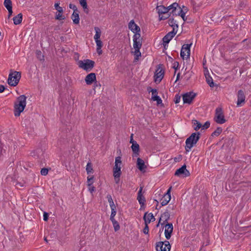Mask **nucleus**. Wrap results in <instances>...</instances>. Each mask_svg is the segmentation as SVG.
<instances>
[{
	"instance_id": "nucleus-1",
	"label": "nucleus",
	"mask_w": 251,
	"mask_h": 251,
	"mask_svg": "<svg viewBox=\"0 0 251 251\" xmlns=\"http://www.w3.org/2000/svg\"><path fill=\"white\" fill-rule=\"evenodd\" d=\"M26 97L24 95H21L17 98L14 106L15 116L19 117L24 110L26 106Z\"/></svg>"
},
{
	"instance_id": "nucleus-2",
	"label": "nucleus",
	"mask_w": 251,
	"mask_h": 251,
	"mask_svg": "<svg viewBox=\"0 0 251 251\" xmlns=\"http://www.w3.org/2000/svg\"><path fill=\"white\" fill-rule=\"evenodd\" d=\"M201 137V134L199 132H194L186 139L185 141V151L189 152L191 148L195 145Z\"/></svg>"
},
{
	"instance_id": "nucleus-3",
	"label": "nucleus",
	"mask_w": 251,
	"mask_h": 251,
	"mask_svg": "<svg viewBox=\"0 0 251 251\" xmlns=\"http://www.w3.org/2000/svg\"><path fill=\"white\" fill-rule=\"evenodd\" d=\"M21 77V72L12 71V70H11L7 80L8 84L11 86H16L18 85Z\"/></svg>"
},
{
	"instance_id": "nucleus-4",
	"label": "nucleus",
	"mask_w": 251,
	"mask_h": 251,
	"mask_svg": "<svg viewBox=\"0 0 251 251\" xmlns=\"http://www.w3.org/2000/svg\"><path fill=\"white\" fill-rule=\"evenodd\" d=\"M95 61L89 59H84L83 60H79L78 62V65L79 68H82L86 72H89L94 67Z\"/></svg>"
},
{
	"instance_id": "nucleus-5",
	"label": "nucleus",
	"mask_w": 251,
	"mask_h": 251,
	"mask_svg": "<svg viewBox=\"0 0 251 251\" xmlns=\"http://www.w3.org/2000/svg\"><path fill=\"white\" fill-rule=\"evenodd\" d=\"M214 121L219 124H223L226 122L221 107H218L216 109Z\"/></svg>"
},
{
	"instance_id": "nucleus-6",
	"label": "nucleus",
	"mask_w": 251,
	"mask_h": 251,
	"mask_svg": "<svg viewBox=\"0 0 251 251\" xmlns=\"http://www.w3.org/2000/svg\"><path fill=\"white\" fill-rule=\"evenodd\" d=\"M197 96V94L193 91L187 92L182 95L183 103L190 104Z\"/></svg>"
},
{
	"instance_id": "nucleus-7",
	"label": "nucleus",
	"mask_w": 251,
	"mask_h": 251,
	"mask_svg": "<svg viewBox=\"0 0 251 251\" xmlns=\"http://www.w3.org/2000/svg\"><path fill=\"white\" fill-rule=\"evenodd\" d=\"M175 175L178 176H182L183 177H187L190 176V173L186 169V165L184 164L180 168L176 170Z\"/></svg>"
},
{
	"instance_id": "nucleus-8",
	"label": "nucleus",
	"mask_w": 251,
	"mask_h": 251,
	"mask_svg": "<svg viewBox=\"0 0 251 251\" xmlns=\"http://www.w3.org/2000/svg\"><path fill=\"white\" fill-rule=\"evenodd\" d=\"M163 229L164 227L165 229V236L167 239L169 240L170 239L171 235L173 231V226L172 223H167L165 225L162 226Z\"/></svg>"
},
{
	"instance_id": "nucleus-9",
	"label": "nucleus",
	"mask_w": 251,
	"mask_h": 251,
	"mask_svg": "<svg viewBox=\"0 0 251 251\" xmlns=\"http://www.w3.org/2000/svg\"><path fill=\"white\" fill-rule=\"evenodd\" d=\"M177 30L175 31V28L174 27L173 30L168 33L162 39L163 42V46L165 47L166 45H167L171 40L175 36L176 34Z\"/></svg>"
},
{
	"instance_id": "nucleus-10",
	"label": "nucleus",
	"mask_w": 251,
	"mask_h": 251,
	"mask_svg": "<svg viewBox=\"0 0 251 251\" xmlns=\"http://www.w3.org/2000/svg\"><path fill=\"white\" fill-rule=\"evenodd\" d=\"M246 96L245 92L242 90H239L237 92V106H241L245 103Z\"/></svg>"
},
{
	"instance_id": "nucleus-11",
	"label": "nucleus",
	"mask_w": 251,
	"mask_h": 251,
	"mask_svg": "<svg viewBox=\"0 0 251 251\" xmlns=\"http://www.w3.org/2000/svg\"><path fill=\"white\" fill-rule=\"evenodd\" d=\"M60 3L59 1H57L54 4L55 9L57 10L58 13L56 14L55 17V19L56 20H64L65 19V17L62 15V13H63V9L62 7L59 6Z\"/></svg>"
},
{
	"instance_id": "nucleus-12",
	"label": "nucleus",
	"mask_w": 251,
	"mask_h": 251,
	"mask_svg": "<svg viewBox=\"0 0 251 251\" xmlns=\"http://www.w3.org/2000/svg\"><path fill=\"white\" fill-rule=\"evenodd\" d=\"M172 187H170L167 190V192L164 194L163 197L161 199V206H165L167 205L170 201L171 197V191Z\"/></svg>"
},
{
	"instance_id": "nucleus-13",
	"label": "nucleus",
	"mask_w": 251,
	"mask_h": 251,
	"mask_svg": "<svg viewBox=\"0 0 251 251\" xmlns=\"http://www.w3.org/2000/svg\"><path fill=\"white\" fill-rule=\"evenodd\" d=\"M170 214L168 209H167L164 213L161 214L159 217V221H162L161 226L165 225V224L169 223L168 221L170 219Z\"/></svg>"
},
{
	"instance_id": "nucleus-14",
	"label": "nucleus",
	"mask_w": 251,
	"mask_h": 251,
	"mask_svg": "<svg viewBox=\"0 0 251 251\" xmlns=\"http://www.w3.org/2000/svg\"><path fill=\"white\" fill-rule=\"evenodd\" d=\"M180 8L181 7L176 2H174L169 6V12L173 16H176V11L179 10Z\"/></svg>"
},
{
	"instance_id": "nucleus-15",
	"label": "nucleus",
	"mask_w": 251,
	"mask_h": 251,
	"mask_svg": "<svg viewBox=\"0 0 251 251\" xmlns=\"http://www.w3.org/2000/svg\"><path fill=\"white\" fill-rule=\"evenodd\" d=\"M85 81L87 85H91L96 81V75L94 73H91L87 75L85 78Z\"/></svg>"
},
{
	"instance_id": "nucleus-16",
	"label": "nucleus",
	"mask_w": 251,
	"mask_h": 251,
	"mask_svg": "<svg viewBox=\"0 0 251 251\" xmlns=\"http://www.w3.org/2000/svg\"><path fill=\"white\" fill-rule=\"evenodd\" d=\"M143 220L145 221V224L148 225L151 221L154 222L155 220V218H154L152 213H150L148 214V212H146L145 213L143 216Z\"/></svg>"
},
{
	"instance_id": "nucleus-17",
	"label": "nucleus",
	"mask_w": 251,
	"mask_h": 251,
	"mask_svg": "<svg viewBox=\"0 0 251 251\" xmlns=\"http://www.w3.org/2000/svg\"><path fill=\"white\" fill-rule=\"evenodd\" d=\"M158 70L156 71V73L154 74V81L156 83H159L164 76V71L161 69L159 72H158Z\"/></svg>"
},
{
	"instance_id": "nucleus-18",
	"label": "nucleus",
	"mask_w": 251,
	"mask_h": 251,
	"mask_svg": "<svg viewBox=\"0 0 251 251\" xmlns=\"http://www.w3.org/2000/svg\"><path fill=\"white\" fill-rule=\"evenodd\" d=\"M159 16L162 14H167L169 12V6L165 7L163 5L157 6L156 8Z\"/></svg>"
},
{
	"instance_id": "nucleus-19",
	"label": "nucleus",
	"mask_w": 251,
	"mask_h": 251,
	"mask_svg": "<svg viewBox=\"0 0 251 251\" xmlns=\"http://www.w3.org/2000/svg\"><path fill=\"white\" fill-rule=\"evenodd\" d=\"M129 29L133 33L134 32L140 31V27L137 25L133 20H131L128 24Z\"/></svg>"
},
{
	"instance_id": "nucleus-20",
	"label": "nucleus",
	"mask_w": 251,
	"mask_h": 251,
	"mask_svg": "<svg viewBox=\"0 0 251 251\" xmlns=\"http://www.w3.org/2000/svg\"><path fill=\"white\" fill-rule=\"evenodd\" d=\"M143 187H140V189L137 194V199L139 204H144L146 202V199L142 194Z\"/></svg>"
},
{
	"instance_id": "nucleus-21",
	"label": "nucleus",
	"mask_w": 251,
	"mask_h": 251,
	"mask_svg": "<svg viewBox=\"0 0 251 251\" xmlns=\"http://www.w3.org/2000/svg\"><path fill=\"white\" fill-rule=\"evenodd\" d=\"M137 167L141 172H145V169L147 166L145 165V162L143 160L140 158H138L137 160Z\"/></svg>"
},
{
	"instance_id": "nucleus-22",
	"label": "nucleus",
	"mask_w": 251,
	"mask_h": 251,
	"mask_svg": "<svg viewBox=\"0 0 251 251\" xmlns=\"http://www.w3.org/2000/svg\"><path fill=\"white\" fill-rule=\"evenodd\" d=\"M79 11L77 10V11H74L71 16V18L73 20V23L75 25H77L79 23Z\"/></svg>"
},
{
	"instance_id": "nucleus-23",
	"label": "nucleus",
	"mask_w": 251,
	"mask_h": 251,
	"mask_svg": "<svg viewBox=\"0 0 251 251\" xmlns=\"http://www.w3.org/2000/svg\"><path fill=\"white\" fill-rule=\"evenodd\" d=\"M132 150L133 151V154H134V156L137 157L139 155V145L136 142L134 143H132V144L131 146Z\"/></svg>"
},
{
	"instance_id": "nucleus-24",
	"label": "nucleus",
	"mask_w": 251,
	"mask_h": 251,
	"mask_svg": "<svg viewBox=\"0 0 251 251\" xmlns=\"http://www.w3.org/2000/svg\"><path fill=\"white\" fill-rule=\"evenodd\" d=\"M23 20V14L22 13L18 14L17 16L13 18L14 24L15 25H19L22 23Z\"/></svg>"
},
{
	"instance_id": "nucleus-25",
	"label": "nucleus",
	"mask_w": 251,
	"mask_h": 251,
	"mask_svg": "<svg viewBox=\"0 0 251 251\" xmlns=\"http://www.w3.org/2000/svg\"><path fill=\"white\" fill-rule=\"evenodd\" d=\"M165 245V241H160L156 244V250L157 251H166V248L163 247V245Z\"/></svg>"
},
{
	"instance_id": "nucleus-26",
	"label": "nucleus",
	"mask_w": 251,
	"mask_h": 251,
	"mask_svg": "<svg viewBox=\"0 0 251 251\" xmlns=\"http://www.w3.org/2000/svg\"><path fill=\"white\" fill-rule=\"evenodd\" d=\"M121 167L119 165H114L113 169V175L117 176L116 177L120 176L122 174L121 170Z\"/></svg>"
},
{
	"instance_id": "nucleus-27",
	"label": "nucleus",
	"mask_w": 251,
	"mask_h": 251,
	"mask_svg": "<svg viewBox=\"0 0 251 251\" xmlns=\"http://www.w3.org/2000/svg\"><path fill=\"white\" fill-rule=\"evenodd\" d=\"M205 76L206 81L207 84L210 87H213L214 86V83L213 81L212 78L210 76L209 74H205Z\"/></svg>"
},
{
	"instance_id": "nucleus-28",
	"label": "nucleus",
	"mask_w": 251,
	"mask_h": 251,
	"mask_svg": "<svg viewBox=\"0 0 251 251\" xmlns=\"http://www.w3.org/2000/svg\"><path fill=\"white\" fill-rule=\"evenodd\" d=\"M95 30L96 31V34L94 36V39L95 41L97 40H100L101 35V31L98 27H95Z\"/></svg>"
},
{
	"instance_id": "nucleus-29",
	"label": "nucleus",
	"mask_w": 251,
	"mask_h": 251,
	"mask_svg": "<svg viewBox=\"0 0 251 251\" xmlns=\"http://www.w3.org/2000/svg\"><path fill=\"white\" fill-rule=\"evenodd\" d=\"M142 46V42L139 40H133V47L134 49L137 50H140Z\"/></svg>"
},
{
	"instance_id": "nucleus-30",
	"label": "nucleus",
	"mask_w": 251,
	"mask_h": 251,
	"mask_svg": "<svg viewBox=\"0 0 251 251\" xmlns=\"http://www.w3.org/2000/svg\"><path fill=\"white\" fill-rule=\"evenodd\" d=\"M106 198L108 202L109 203L110 208H116V207L113 202L112 196L110 194H108L106 196Z\"/></svg>"
},
{
	"instance_id": "nucleus-31",
	"label": "nucleus",
	"mask_w": 251,
	"mask_h": 251,
	"mask_svg": "<svg viewBox=\"0 0 251 251\" xmlns=\"http://www.w3.org/2000/svg\"><path fill=\"white\" fill-rule=\"evenodd\" d=\"M36 56L38 60L41 61H44L45 60L44 55L42 54V53L40 50H36Z\"/></svg>"
},
{
	"instance_id": "nucleus-32",
	"label": "nucleus",
	"mask_w": 251,
	"mask_h": 251,
	"mask_svg": "<svg viewBox=\"0 0 251 251\" xmlns=\"http://www.w3.org/2000/svg\"><path fill=\"white\" fill-rule=\"evenodd\" d=\"M192 123L196 125V126L194 127V130L196 131H198L202 126L201 124L196 120H193Z\"/></svg>"
},
{
	"instance_id": "nucleus-33",
	"label": "nucleus",
	"mask_w": 251,
	"mask_h": 251,
	"mask_svg": "<svg viewBox=\"0 0 251 251\" xmlns=\"http://www.w3.org/2000/svg\"><path fill=\"white\" fill-rule=\"evenodd\" d=\"M86 170L87 174H90L93 173L92 164L91 162H88L87 166H86Z\"/></svg>"
},
{
	"instance_id": "nucleus-34",
	"label": "nucleus",
	"mask_w": 251,
	"mask_h": 251,
	"mask_svg": "<svg viewBox=\"0 0 251 251\" xmlns=\"http://www.w3.org/2000/svg\"><path fill=\"white\" fill-rule=\"evenodd\" d=\"M192 45V43L185 44V50L187 51V57H186V59H187V58L190 57V48H191Z\"/></svg>"
},
{
	"instance_id": "nucleus-35",
	"label": "nucleus",
	"mask_w": 251,
	"mask_h": 251,
	"mask_svg": "<svg viewBox=\"0 0 251 251\" xmlns=\"http://www.w3.org/2000/svg\"><path fill=\"white\" fill-rule=\"evenodd\" d=\"M151 100L153 101H156L157 102V105L161 104L162 102V100L161 99V98L158 95H155L154 96H152Z\"/></svg>"
},
{
	"instance_id": "nucleus-36",
	"label": "nucleus",
	"mask_w": 251,
	"mask_h": 251,
	"mask_svg": "<svg viewBox=\"0 0 251 251\" xmlns=\"http://www.w3.org/2000/svg\"><path fill=\"white\" fill-rule=\"evenodd\" d=\"M3 5L6 9L12 8V4L11 0H4Z\"/></svg>"
},
{
	"instance_id": "nucleus-37",
	"label": "nucleus",
	"mask_w": 251,
	"mask_h": 251,
	"mask_svg": "<svg viewBox=\"0 0 251 251\" xmlns=\"http://www.w3.org/2000/svg\"><path fill=\"white\" fill-rule=\"evenodd\" d=\"M222 132V128L220 127H218L217 129L211 134V136L213 137L218 136Z\"/></svg>"
},
{
	"instance_id": "nucleus-38",
	"label": "nucleus",
	"mask_w": 251,
	"mask_h": 251,
	"mask_svg": "<svg viewBox=\"0 0 251 251\" xmlns=\"http://www.w3.org/2000/svg\"><path fill=\"white\" fill-rule=\"evenodd\" d=\"M185 14L186 13L184 12L181 8L179 10H178V12L176 13V16H180L182 18L183 20L185 21L186 20Z\"/></svg>"
},
{
	"instance_id": "nucleus-39",
	"label": "nucleus",
	"mask_w": 251,
	"mask_h": 251,
	"mask_svg": "<svg viewBox=\"0 0 251 251\" xmlns=\"http://www.w3.org/2000/svg\"><path fill=\"white\" fill-rule=\"evenodd\" d=\"M80 4L83 8V10H84V12L86 13V14H88L89 13V9L88 8L87 1H85L84 2L80 3Z\"/></svg>"
},
{
	"instance_id": "nucleus-40",
	"label": "nucleus",
	"mask_w": 251,
	"mask_h": 251,
	"mask_svg": "<svg viewBox=\"0 0 251 251\" xmlns=\"http://www.w3.org/2000/svg\"><path fill=\"white\" fill-rule=\"evenodd\" d=\"M94 177L93 176H88L87 177V183L88 185L89 186H90L92 185V184L94 183Z\"/></svg>"
},
{
	"instance_id": "nucleus-41",
	"label": "nucleus",
	"mask_w": 251,
	"mask_h": 251,
	"mask_svg": "<svg viewBox=\"0 0 251 251\" xmlns=\"http://www.w3.org/2000/svg\"><path fill=\"white\" fill-rule=\"evenodd\" d=\"M166 15L159 16V20H165L171 17V14L169 13V14H166Z\"/></svg>"
},
{
	"instance_id": "nucleus-42",
	"label": "nucleus",
	"mask_w": 251,
	"mask_h": 251,
	"mask_svg": "<svg viewBox=\"0 0 251 251\" xmlns=\"http://www.w3.org/2000/svg\"><path fill=\"white\" fill-rule=\"evenodd\" d=\"M185 44H184L182 46V48H181V50L180 51V56L183 59H184L185 58H186V57H185V56L186 55V54H185V51H184V50H185Z\"/></svg>"
},
{
	"instance_id": "nucleus-43",
	"label": "nucleus",
	"mask_w": 251,
	"mask_h": 251,
	"mask_svg": "<svg viewBox=\"0 0 251 251\" xmlns=\"http://www.w3.org/2000/svg\"><path fill=\"white\" fill-rule=\"evenodd\" d=\"M140 31L134 32L135 34L133 35V40H139V38L141 37V34L140 33Z\"/></svg>"
},
{
	"instance_id": "nucleus-44",
	"label": "nucleus",
	"mask_w": 251,
	"mask_h": 251,
	"mask_svg": "<svg viewBox=\"0 0 251 251\" xmlns=\"http://www.w3.org/2000/svg\"><path fill=\"white\" fill-rule=\"evenodd\" d=\"M50 170V168L49 169L46 168H43L41 170V174L42 176H46L48 174L49 170Z\"/></svg>"
},
{
	"instance_id": "nucleus-45",
	"label": "nucleus",
	"mask_w": 251,
	"mask_h": 251,
	"mask_svg": "<svg viewBox=\"0 0 251 251\" xmlns=\"http://www.w3.org/2000/svg\"><path fill=\"white\" fill-rule=\"evenodd\" d=\"M112 224L115 231H117L120 229V226L117 221L113 223Z\"/></svg>"
},
{
	"instance_id": "nucleus-46",
	"label": "nucleus",
	"mask_w": 251,
	"mask_h": 251,
	"mask_svg": "<svg viewBox=\"0 0 251 251\" xmlns=\"http://www.w3.org/2000/svg\"><path fill=\"white\" fill-rule=\"evenodd\" d=\"M210 125V123L209 121H206L203 125H202L201 130H204L207 129L209 127Z\"/></svg>"
},
{
	"instance_id": "nucleus-47",
	"label": "nucleus",
	"mask_w": 251,
	"mask_h": 251,
	"mask_svg": "<svg viewBox=\"0 0 251 251\" xmlns=\"http://www.w3.org/2000/svg\"><path fill=\"white\" fill-rule=\"evenodd\" d=\"M95 41L97 44L98 49L100 50L103 46L102 41H101L100 40H97Z\"/></svg>"
},
{
	"instance_id": "nucleus-48",
	"label": "nucleus",
	"mask_w": 251,
	"mask_h": 251,
	"mask_svg": "<svg viewBox=\"0 0 251 251\" xmlns=\"http://www.w3.org/2000/svg\"><path fill=\"white\" fill-rule=\"evenodd\" d=\"M134 55H135V59L138 60L139 59V57L141 56V53L140 51V50H135Z\"/></svg>"
},
{
	"instance_id": "nucleus-49",
	"label": "nucleus",
	"mask_w": 251,
	"mask_h": 251,
	"mask_svg": "<svg viewBox=\"0 0 251 251\" xmlns=\"http://www.w3.org/2000/svg\"><path fill=\"white\" fill-rule=\"evenodd\" d=\"M168 23L170 26L173 27V25H175V24H176V21H175L174 18L173 17L170 18L168 21Z\"/></svg>"
},
{
	"instance_id": "nucleus-50",
	"label": "nucleus",
	"mask_w": 251,
	"mask_h": 251,
	"mask_svg": "<svg viewBox=\"0 0 251 251\" xmlns=\"http://www.w3.org/2000/svg\"><path fill=\"white\" fill-rule=\"evenodd\" d=\"M166 248V251H170L171 246L168 241H165V247Z\"/></svg>"
},
{
	"instance_id": "nucleus-51",
	"label": "nucleus",
	"mask_w": 251,
	"mask_h": 251,
	"mask_svg": "<svg viewBox=\"0 0 251 251\" xmlns=\"http://www.w3.org/2000/svg\"><path fill=\"white\" fill-rule=\"evenodd\" d=\"M180 98L181 96L179 95V94L176 95L174 99V102H175V103H179L180 100Z\"/></svg>"
},
{
	"instance_id": "nucleus-52",
	"label": "nucleus",
	"mask_w": 251,
	"mask_h": 251,
	"mask_svg": "<svg viewBox=\"0 0 251 251\" xmlns=\"http://www.w3.org/2000/svg\"><path fill=\"white\" fill-rule=\"evenodd\" d=\"M122 163L121 157L120 156L116 157L115 158V165H119L118 164Z\"/></svg>"
},
{
	"instance_id": "nucleus-53",
	"label": "nucleus",
	"mask_w": 251,
	"mask_h": 251,
	"mask_svg": "<svg viewBox=\"0 0 251 251\" xmlns=\"http://www.w3.org/2000/svg\"><path fill=\"white\" fill-rule=\"evenodd\" d=\"M179 63L177 61H175L173 64V68L175 70V73L176 70L178 69Z\"/></svg>"
},
{
	"instance_id": "nucleus-54",
	"label": "nucleus",
	"mask_w": 251,
	"mask_h": 251,
	"mask_svg": "<svg viewBox=\"0 0 251 251\" xmlns=\"http://www.w3.org/2000/svg\"><path fill=\"white\" fill-rule=\"evenodd\" d=\"M145 226L143 229V232L145 234H148L149 233V226L147 224H145Z\"/></svg>"
},
{
	"instance_id": "nucleus-55",
	"label": "nucleus",
	"mask_w": 251,
	"mask_h": 251,
	"mask_svg": "<svg viewBox=\"0 0 251 251\" xmlns=\"http://www.w3.org/2000/svg\"><path fill=\"white\" fill-rule=\"evenodd\" d=\"M49 213L46 212H44L43 213V220L45 221H47L49 219Z\"/></svg>"
},
{
	"instance_id": "nucleus-56",
	"label": "nucleus",
	"mask_w": 251,
	"mask_h": 251,
	"mask_svg": "<svg viewBox=\"0 0 251 251\" xmlns=\"http://www.w3.org/2000/svg\"><path fill=\"white\" fill-rule=\"evenodd\" d=\"M69 8L70 9H72L74 11H77L78 10L75 4L72 3L69 4Z\"/></svg>"
},
{
	"instance_id": "nucleus-57",
	"label": "nucleus",
	"mask_w": 251,
	"mask_h": 251,
	"mask_svg": "<svg viewBox=\"0 0 251 251\" xmlns=\"http://www.w3.org/2000/svg\"><path fill=\"white\" fill-rule=\"evenodd\" d=\"M111 213L110 216H115L116 213H117L116 207L111 208Z\"/></svg>"
},
{
	"instance_id": "nucleus-58",
	"label": "nucleus",
	"mask_w": 251,
	"mask_h": 251,
	"mask_svg": "<svg viewBox=\"0 0 251 251\" xmlns=\"http://www.w3.org/2000/svg\"><path fill=\"white\" fill-rule=\"evenodd\" d=\"M150 92H151L152 93V96H154L155 95H157L158 91L156 89H151L150 90Z\"/></svg>"
},
{
	"instance_id": "nucleus-59",
	"label": "nucleus",
	"mask_w": 251,
	"mask_h": 251,
	"mask_svg": "<svg viewBox=\"0 0 251 251\" xmlns=\"http://www.w3.org/2000/svg\"><path fill=\"white\" fill-rule=\"evenodd\" d=\"M8 11V18L9 19L13 13L12 8L7 9Z\"/></svg>"
},
{
	"instance_id": "nucleus-60",
	"label": "nucleus",
	"mask_w": 251,
	"mask_h": 251,
	"mask_svg": "<svg viewBox=\"0 0 251 251\" xmlns=\"http://www.w3.org/2000/svg\"><path fill=\"white\" fill-rule=\"evenodd\" d=\"M182 159V156L181 155H179L178 157H175L174 158V160L175 162H179Z\"/></svg>"
},
{
	"instance_id": "nucleus-61",
	"label": "nucleus",
	"mask_w": 251,
	"mask_h": 251,
	"mask_svg": "<svg viewBox=\"0 0 251 251\" xmlns=\"http://www.w3.org/2000/svg\"><path fill=\"white\" fill-rule=\"evenodd\" d=\"M114 177L115 182L116 184H118L119 183L120 181V176L116 177L117 176H115V175H113Z\"/></svg>"
},
{
	"instance_id": "nucleus-62",
	"label": "nucleus",
	"mask_w": 251,
	"mask_h": 251,
	"mask_svg": "<svg viewBox=\"0 0 251 251\" xmlns=\"http://www.w3.org/2000/svg\"><path fill=\"white\" fill-rule=\"evenodd\" d=\"M6 89L5 86L3 85L0 84V93H2Z\"/></svg>"
},
{
	"instance_id": "nucleus-63",
	"label": "nucleus",
	"mask_w": 251,
	"mask_h": 251,
	"mask_svg": "<svg viewBox=\"0 0 251 251\" xmlns=\"http://www.w3.org/2000/svg\"><path fill=\"white\" fill-rule=\"evenodd\" d=\"M154 201H156V202H157V203H156V207H155V208H156V209H157V210L160 209L161 208V207L162 206H161V205H160V206H159V204H158V203H159V202H158V201L157 200H154Z\"/></svg>"
},
{
	"instance_id": "nucleus-64",
	"label": "nucleus",
	"mask_w": 251,
	"mask_h": 251,
	"mask_svg": "<svg viewBox=\"0 0 251 251\" xmlns=\"http://www.w3.org/2000/svg\"><path fill=\"white\" fill-rule=\"evenodd\" d=\"M182 10L184 12L186 13L188 11V8L186 6H183L182 8H181Z\"/></svg>"
}]
</instances>
